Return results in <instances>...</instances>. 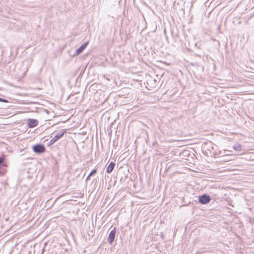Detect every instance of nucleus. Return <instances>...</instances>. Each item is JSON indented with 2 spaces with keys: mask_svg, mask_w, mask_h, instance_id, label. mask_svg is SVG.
Masks as SVG:
<instances>
[{
  "mask_svg": "<svg viewBox=\"0 0 254 254\" xmlns=\"http://www.w3.org/2000/svg\"><path fill=\"white\" fill-rule=\"evenodd\" d=\"M65 132V130H64L62 132L58 133L56 134L55 136L51 139L49 142L48 143V146H51L53 145L54 143H55L56 141H57L60 138H62L64 133Z\"/></svg>",
  "mask_w": 254,
  "mask_h": 254,
  "instance_id": "nucleus-1",
  "label": "nucleus"
},
{
  "mask_svg": "<svg viewBox=\"0 0 254 254\" xmlns=\"http://www.w3.org/2000/svg\"><path fill=\"white\" fill-rule=\"evenodd\" d=\"M46 148L44 145L38 144L33 146V150L34 152L41 154L45 151Z\"/></svg>",
  "mask_w": 254,
  "mask_h": 254,
  "instance_id": "nucleus-2",
  "label": "nucleus"
},
{
  "mask_svg": "<svg viewBox=\"0 0 254 254\" xmlns=\"http://www.w3.org/2000/svg\"><path fill=\"white\" fill-rule=\"evenodd\" d=\"M210 197L209 195L206 194H203L200 196L198 198V201L199 203L202 204H207L210 201Z\"/></svg>",
  "mask_w": 254,
  "mask_h": 254,
  "instance_id": "nucleus-3",
  "label": "nucleus"
},
{
  "mask_svg": "<svg viewBox=\"0 0 254 254\" xmlns=\"http://www.w3.org/2000/svg\"><path fill=\"white\" fill-rule=\"evenodd\" d=\"M116 233V228L115 227L114 229L110 232L108 238V241L110 244H112L114 242L115 238Z\"/></svg>",
  "mask_w": 254,
  "mask_h": 254,
  "instance_id": "nucleus-4",
  "label": "nucleus"
},
{
  "mask_svg": "<svg viewBox=\"0 0 254 254\" xmlns=\"http://www.w3.org/2000/svg\"><path fill=\"white\" fill-rule=\"evenodd\" d=\"M38 121L35 119H29L27 121V124L29 127H34L38 125Z\"/></svg>",
  "mask_w": 254,
  "mask_h": 254,
  "instance_id": "nucleus-5",
  "label": "nucleus"
},
{
  "mask_svg": "<svg viewBox=\"0 0 254 254\" xmlns=\"http://www.w3.org/2000/svg\"><path fill=\"white\" fill-rule=\"evenodd\" d=\"M88 44V42L83 44L79 48H78L76 50L75 55H78L80 53H81L83 51V50L86 48V47H87Z\"/></svg>",
  "mask_w": 254,
  "mask_h": 254,
  "instance_id": "nucleus-6",
  "label": "nucleus"
},
{
  "mask_svg": "<svg viewBox=\"0 0 254 254\" xmlns=\"http://www.w3.org/2000/svg\"><path fill=\"white\" fill-rule=\"evenodd\" d=\"M115 166V163L114 162H111L107 167L106 170L107 172L108 173H111L113 171Z\"/></svg>",
  "mask_w": 254,
  "mask_h": 254,
  "instance_id": "nucleus-7",
  "label": "nucleus"
},
{
  "mask_svg": "<svg viewBox=\"0 0 254 254\" xmlns=\"http://www.w3.org/2000/svg\"><path fill=\"white\" fill-rule=\"evenodd\" d=\"M233 149L236 151H240L241 150V145L240 144H235L233 147Z\"/></svg>",
  "mask_w": 254,
  "mask_h": 254,
  "instance_id": "nucleus-8",
  "label": "nucleus"
},
{
  "mask_svg": "<svg viewBox=\"0 0 254 254\" xmlns=\"http://www.w3.org/2000/svg\"><path fill=\"white\" fill-rule=\"evenodd\" d=\"M96 173H97V170L96 169H94L89 174V176H91L95 174Z\"/></svg>",
  "mask_w": 254,
  "mask_h": 254,
  "instance_id": "nucleus-9",
  "label": "nucleus"
},
{
  "mask_svg": "<svg viewBox=\"0 0 254 254\" xmlns=\"http://www.w3.org/2000/svg\"><path fill=\"white\" fill-rule=\"evenodd\" d=\"M0 102H4V103L8 102V101L7 100H6L5 99L1 98H0Z\"/></svg>",
  "mask_w": 254,
  "mask_h": 254,
  "instance_id": "nucleus-10",
  "label": "nucleus"
},
{
  "mask_svg": "<svg viewBox=\"0 0 254 254\" xmlns=\"http://www.w3.org/2000/svg\"><path fill=\"white\" fill-rule=\"evenodd\" d=\"M4 159L3 157H0V165H2L3 163Z\"/></svg>",
  "mask_w": 254,
  "mask_h": 254,
  "instance_id": "nucleus-11",
  "label": "nucleus"
},
{
  "mask_svg": "<svg viewBox=\"0 0 254 254\" xmlns=\"http://www.w3.org/2000/svg\"><path fill=\"white\" fill-rule=\"evenodd\" d=\"M90 177L91 176H89V175L87 177L86 181H87L88 180H89L90 179Z\"/></svg>",
  "mask_w": 254,
  "mask_h": 254,
  "instance_id": "nucleus-12",
  "label": "nucleus"
}]
</instances>
